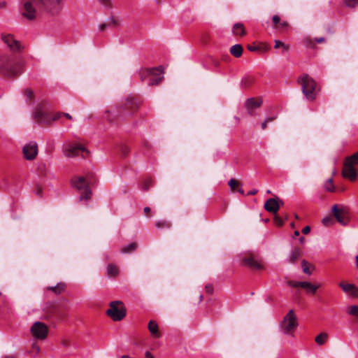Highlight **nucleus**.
Instances as JSON below:
<instances>
[{"label": "nucleus", "mask_w": 358, "mask_h": 358, "mask_svg": "<svg viewBox=\"0 0 358 358\" xmlns=\"http://www.w3.org/2000/svg\"><path fill=\"white\" fill-rule=\"evenodd\" d=\"M34 4H41L52 15L58 14L62 8V0H27L24 3L22 15L28 20H34L36 10Z\"/></svg>", "instance_id": "nucleus-1"}, {"label": "nucleus", "mask_w": 358, "mask_h": 358, "mask_svg": "<svg viewBox=\"0 0 358 358\" xmlns=\"http://www.w3.org/2000/svg\"><path fill=\"white\" fill-rule=\"evenodd\" d=\"M24 71L23 60L15 55H0V73L7 77H17Z\"/></svg>", "instance_id": "nucleus-2"}, {"label": "nucleus", "mask_w": 358, "mask_h": 358, "mask_svg": "<svg viewBox=\"0 0 358 358\" xmlns=\"http://www.w3.org/2000/svg\"><path fill=\"white\" fill-rule=\"evenodd\" d=\"M299 83L301 85L302 92L306 98L309 101L315 100L317 87L315 81L308 75H304L299 78Z\"/></svg>", "instance_id": "nucleus-3"}, {"label": "nucleus", "mask_w": 358, "mask_h": 358, "mask_svg": "<svg viewBox=\"0 0 358 358\" xmlns=\"http://www.w3.org/2000/svg\"><path fill=\"white\" fill-rule=\"evenodd\" d=\"M298 326L296 315L290 310L280 324V331L286 335H293Z\"/></svg>", "instance_id": "nucleus-4"}, {"label": "nucleus", "mask_w": 358, "mask_h": 358, "mask_svg": "<svg viewBox=\"0 0 358 358\" xmlns=\"http://www.w3.org/2000/svg\"><path fill=\"white\" fill-rule=\"evenodd\" d=\"M106 314L113 321H120L126 315V308L121 301H114L110 303V308L107 310Z\"/></svg>", "instance_id": "nucleus-5"}, {"label": "nucleus", "mask_w": 358, "mask_h": 358, "mask_svg": "<svg viewBox=\"0 0 358 358\" xmlns=\"http://www.w3.org/2000/svg\"><path fill=\"white\" fill-rule=\"evenodd\" d=\"M138 103L131 97L126 99L124 102L117 108V116L124 119L128 115H132L138 108Z\"/></svg>", "instance_id": "nucleus-6"}, {"label": "nucleus", "mask_w": 358, "mask_h": 358, "mask_svg": "<svg viewBox=\"0 0 358 358\" xmlns=\"http://www.w3.org/2000/svg\"><path fill=\"white\" fill-rule=\"evenodd\" d=\"M72 185L78 190L80 191V195L79 196L80 201L83 199H90L92 195V191L87 185L85 177H75L72 179Z\"/></svg>", "instance_id": "nucleus-7"}, {"label": "nucleus", "mask_w": 358, "mask_h": 358, "mask_svg": "<svg viewBox=\"0 0 358 358\" xmlns=\"http://www.w3.org/2000/svg\"><path fill=\"white\" fill-rule=\"evenodd\" d=\"M332 214L336 220L343 226H346L350 222L349 209L346 206L339 207L335 204L332 206Z\"/></svg>", "instance_id": "nucleus-8"}, {"label": "nucleus", "mask_w": 358, "mask_h": 358, "mask_svg": "<svg viewBox=\"0 0 358 358\" xmlns=\"http://www.w3.org/2000/svg\"><path fill=\"white\" fill-rule=\"evenodd\" d=\"M65 152L66 155L69 157L81 156L83 158H86L90 154L89 151L80 144L68 145Z\"/></svg>", "instance_id": "nucleus-9"}, {"label": "nucleus", "mask_w": 358, "mask_h": 358, "mask_svg": "<svg viewBox=\"0 0 358 358\" xmlns=\"http://www.w3.org/2000/svg\"><path fill=\"white\" fill-rule=\"evenodd\" d=\"M31 332L35 338L44 340L48 336V328L44 323L36 322L31 328Z\"/></svg>", "instance_id": "nucleus-10"}, {"label": "nucleus", "mask_w": 358, "mask_h": 358, "mask_svg": "<svg viewBox=\"0 0 358 358\" xmlns=\"http://www.w3.org/2000/svg\"><path fill=\"white\" fill-rule=\"evenodd\" d=\"M63 116V113H57L50 118L48 113L41 110V108H37L34 113V117L38 122L49 124L51 121L59 120Z\"/></svg>", "instance_id": "nucleus-11"}, {"label": "nucleus", "mask_w": 358, "mask_h": 358, "mask_svg": "<svg viewBox=\"0 0 358 358\" xmlns=\"http://www.w3.org/2000/svg\"><path fill=\"white\" fill-rule=\"evenodd\" d=\"M1 38L4 44L13 52L20 51L22 48L20 42L12 34H2Z\"/></svg>", "instance_id": "nucleus-12"}, {"label": "nucleus", "mask_w": 358, "mask_h": 358, "mask_svg": "<svg viewBox=\"0 0 358 358\" xmlns=\"http://www.w3.org/2000/svg\"><path fill=\"white\" fill-rule=\"evenodd\" d=\"M24 158L27 160H34L38 154V145L31 141L26 144L22 148Z\"/></svg>", "instance_id": "nucleus-13"}, {"label": "nucleus", "mask_w": 358, "mask_h": 358, "mask_svg": "<svg viewBox=\"0 0 358 358\" xmlns=\"http://www.w3.org/2000/svg\"><path fill=\"white\" fill-rule=\"evenodd\" d=\"M283 205V201L278 197L268 199L264 203V208L266 211L275 215Z\"/></svg>", "instance_id": "nucleus-14"}, {"label": "nucleus", "mask_w": 358, "mask_h": 358, "mask_svg": "<svg viewBox=\"0 0 358 358\" xmlns=\"http://www.w3.org/2000/svg\"><path fill=\"white\" fill-rule=\"evenodd\" d=\"M242 264L251 269L262 270L264 268L262 262L253 256L243 257Z\"/></svg>", "instance_id": "nucleus-15"}, {"label": "nucleus", "mask_w": 358, "mask_h": 358, "mask_svg": "<svg viewBox=\"0 0 358 358\" xmlns=\"http://www.w3.org/2000/svg\"><path fill=\"white\" fill-rule=\"evenodd\" d=\"M262 104L261 99L250 98L245 101V106L248 113L250 115H254V109L259 108Z\"/></svg>", "instance_id": "nucleus-16"}, {"label": "nucleus", "mask_w": 358, "mask_h": 358, "mask_svg": "<svg viewBox=\"0 0 358 358\" xmlns=\"http://www.w3.org/2000/svg\"><path fill=\"white\" fill-rule=\"evenodd\" d=\"M152 70L155 71V76H150L148 80V85L154 86L158 85L163 80V69L162 66H159L156 68H152Z\"/></svg>", "instance_id": "nucleus-17"}, {"label": "nucleus", "mask_w": 358, "mask_h": 358, "mask_svg": "<svg viewBox=\"0 0 358 358\" xmlns=\"http://www.w3.org/2000/svg\"><path fill=\"white\" fill-rule=\"evenodd\" d=\"M342 176L345 178H348L351 181H354L357 177V170L355 167L343 164Z\"/></svg>", "instance_id": "nucleus-18"}, {"label": "nucleus", "mask_w": 358, "mask_h": 358, "mask_svg": "<svg viewBox=\"0 0 358 358\" xmlns=\"http://www.w3.org/2000/svg\"><path fill=\"white\" fill-rule=\"evenodd\" d=\"M148 330L150 332L151 335L154 338H159L161 336V334L159 331V327L157 322L154 320H150L148 323Z\"/></svg>", "instance_id": "nucleus-19"}, {"label": "nucleus", "mask_w": 358, "mask_h": 358, "mask_svg": "<svg viewBox=\"0 0 358 358\" xmlns=\"http://www.w3.org/2000/svg\"><path fill=\"white\" fill-rule=\"evenodd\" d=\"M301 287L306 289L308 293H310L312 294H315L317 289L320 287V285H315L311 284L309 282L303 281L301 282Z\"/></svg>", "instance_id": "nucleus-20"}, {"label": "nucleus", "mask_w": 358, "mask_h": 358, "mask_svg": "<svg viewBox=\"0 0 358 358\" xmlns=\"http://www.w3.org/2000/svg\"><path fill=\"white\" fill-rule=\"evenodd\" d=\"M233 34L235 36H243L245 35L246 31L243 24L238 22L234 24L232 29Z\"/></svg>", "instance_id": "nucleus-21"}, {"label": "nucleus", "mask_w": 358, "mask_h": 358, "mask_svg": "<svg viewBox=\"0 0 358 358\" xmlns=\"http://www.w3.org/2000/svg\"><path fill=\"white\" fill-rule=\"evenodd\" d=\"M139 76L141 81H145L146 80H149L150 76H155V71L152 69H141L139 71Z\"/></svg>", "instance_id": "nucleus-22"}, {"label": "nucleus", "mask_w": 358, "mask_h": 358, "mask_svg": "<svg viewBox=\"0 0 358 358\" xmlns=\"http://www.w3.org/2000/svg\"><path fill=\"white\" fill-rule=\"evenodd\" d=\"M66 288V285L63 282H59L55 286H50L46 289L47 290L51 291L56 294H60L63 292H64Z\"/></svg>", "instance_id": "nucleus-23"}, {"label": "nucleus", "mask_w": 358, "mask_h": 358, "mask_svg": "<svg viewBox=\"0 0 358 358\" xmlns=\"http://www.w3.org/2000/svg\"><path fill=\"white\" fill-rule=\"evenodd\" d=\"M358 164V152H355L351 156L347 157L343 164L355 167Z\"/></svg>", "instance_id": "nucleus-24"}, {"label": "nucleus", "mask_w": 358, "mask_h": 358, "mask_svg": "<svg viewBox=\"0 0 358 358\" xmlns=\"http://www.w3.org/2000/svg\"><path fill=\"white\" fill-rule=\"evenodd\" d=\"M300 256L301 250L298 248H294L289 254L287 261L290 264H294L298 260Z\"/></svg>", "instance_id": "nucleus-25"}, {"label": "nucleus", "mask_w": 358, "mask_h": 358, "mask_svg": "<svg viewBox=\"0 0 358 358\" xmlns=\"http://www.w3.org/2000/svg\"><path fill=\"white\" fill-rule=\"evenodd\" d=\"M230 53L235 57H240L243 54V48L240 44H236L231 47Z\"/></svg>", "instance_id": "nucleus-26"}, {"label": "nucleus", "mask_w": 358, "mask_h": 358, "mask_svg": "<svg viewBox=\"0 0 358 358\" xmlns=\"http://www.w3.org/2000/svg\"><path fill=\"white\" fill-rule=\"evenodd\" d=\"M328 338V334L325 332H322L315 337V341L318 345L321 346L327 342Z\"/></svg>", "instance_id": "nucleus-27"}, {"label": "nucleus", "mask_w": 358, "mask_h": 358, "mask_svg": "<svg viewBox=\"0 0 358 358\" xmlns=\"http://www.w3.org/2000/svg\"><path fill=\"white\" fill-rule=\"evenodd\" d=\"M155 225L156 228H157L158 229H169L171 227L172 224L169 220H162L157 221L155 222Z\"/></svg>", "instance_id": "nucleus-28"}, {"label": "nucleus", "mask_w": 358, "mask_h": 358, "mask_svg": "<svg viewBox=\"0 0 358 358\" xmlns=\"http://www.w3.org/2000/svg\"><path fill=\"white\" fill-rule=\"evenodd\" d=\"M355 285L350 284V283H344L341 282L339 283V287L343 289V291L347 294L351 296L353 289H355Z\"/></svg>", "instance_id": "nucleus-29"}, {"label": "nucleus", "mask_w": 358, "mask_h": 358, "mask_svg": "<svg viewBox=\"0 0 358 358\" xmlns=\"http://www.w3.org/2000/svg\"><path fill=\"white\" fill-rule=\"evenodd\" d=\"M119 273V268L116 265L109 264L107 266V274L108 276L115 277Z\"/></svg>", "instance_id": "nucleus-30"}, {"label": "nucleus", "mask_w": 358, "mask_h": 358, "mask_svg": "<svg viewBox=\"0 0 358 358\" xmlns=\"http://www.w3.org/2000/svg\"><path fill=\"white\" fill-rule=\"evenodd\" d=\"M137 248V243H131L127 245L122 247L121 249L122 253H131L135 251Z\"/></svg>", "instance_id": "nucleus-31"}, {"label": "nucleus", "mask_w": 358, "mask_h": 358, "mask_svg": "<svg viewBox=\"0 0 358 358\" xmlns=\"http://www.w3.org/2000/svg\"><path fill=\"white\" fill-rule=\"evenodd\" d=\"M254 78L250 76L244 77L241 80V85L243 87H249L254 83Z\"/></svg>", "instance_id": "nucleus-32"}, {"label": "nucleus", "mask_w": 358, "mask_h": 358, "mask_svg": "<svg viewBox=\"0 0 358 358\" xmlns=\"http://www.w3.org/2000/svg\"><path fill=\"white\" fill-rule=\"evenodd\" d=\"M347 313L352 315L358 317V306L352 305L348 307Z\"/></svg>", "instance_id": "nucleus-33"}, {"label": "nucleus", "mask_w": 358, "mask_h": 358, "mask_svg": "<svg viewBox=\"0 0 358 358\" xmlns=\"http://www.w3.org/2000/svg\"><path fill=\"white\" fill-rule=\"evenodd\" d=\"M324 188L328 192H333L335 191V186L334 185L332 178H329L326 181Z\"/></svg>", "instance_id": "nucleus-34"}, {"label": "nucleus", "mask_w": 358, "mask_h": 358, "mask_svg": "<svg viewBox=\"0 0 358 358\" xmlns=\"http://www.w3.org/2000/svg\"><path fill=\"white\" fill-rule=\"evenodd\" d=\"M274 47H275V48H278L280 47H282V48H283V49L285 51H288L289 49V45H286L285 43H284L283 42H282L279 40L275 41V46Z\"/></svg>", "instance_id": "nucleus-35"}, {"label": "nucleus", "mask_w": 358, "mask_h": 358, "mask_svg": "<svg viewBox=\"0 0 358 358\" xmlns=\"http://www.w3.org/2000/svg\"><path fill=\"white\" fill-rule=\"evenodd\" d=\"M301 267H302V269H303V272L304 273L308 274V275H310L311 274V271H310V270L309 268L308 262L306 260H304V259L301 262Z\"/></svg>", "instance_id": "nucleus-36"}, {"label": "nucleus", "mask_w": 358, "mask_h": 358, "mask_svg": "<svg viewBox=\"0 0 358 358\" xmlns=\"http://www.w3.org/2000/svg\"><path fill=\"white\" fill-rule=\"evenodd\" d=\"M348 8H355L358 6V0H343Z\"/></svg>", "instance_id": "nucleus-37"}, {"label": "nucleus", "mask_w": 358, "mask_h": 358, "mask_svg": "<svg viewBox=\"0 0 358 358\" xmlns=\"http://www.w3.org/2000/svg\"><path fill=\"white\" fill-rule=\"evenodd\" d=\"M228 185L232 191L235 190L236 187L239 185V182L236 179L231 178L229 180Z\"/></svg>", "instance_id": "nucleus-38"}, {"label": "nucleus", "mask_w": 358, "mask_h": 358, "mask_svg": "<svg viewBox=\"0 0 358 358\" xmlns=\"http://www.w3.org/2000/svg\"><path fill=\"white\" fill-rule=\"evenodd\" d=\"M323 224L326 227L330 226L333 224L334 221L330 216L325 217L322 220Z\"/></svg>", "instance_id": "nucleus-39"}, {"label": "nucleus", "mask_w": 358, "mask_h": 358, "mask_svg": "<svg viewBox=\"0 0 358 358\" xmlns=\"http://www.w3.org/2000/svg\"><path fill=\"white\" fill-rule=\"evenodd\" d=\"M275 119V117H268L265 119V120L262 123V129L264 130L267 127V123L273 121Z\"/></svg>", "instance_id": "nucleus-40"}, {"label": "nucleus", "mask_w": 358, "mask_h": 358, "mask_svg": "<svg viewBox=\"0 0 358 358\" xmlns=\"http://www.w3.org/2000/svg\"><path fill=\"white\" fill-rule=\"evenodd\" d=\"M272 22H273L274 28L278 29V25L280 22V17L278 15H273L272 17Z\"/></svg>", "instance_id": "nucleus-41"}, {"label": "nucleus", "mask_w": 358, "mask_h": 358, "mask_svg": "<svg viewBox=\"0 0 358 358\" xmlns=\"http://www.w3.org/2000/svg\"><path fill=\"white\" fill-rule=\"evenodd\" d=\"M275 217H274V222L275 224L278 226V227H281L284 224V221L282 220V218H280L278 215L277 213L275 215H274Z\"/></svg>", "instance_id": "nucleus-42"}, {"label": "nucleus", "mask_w": 358, "mask_h": 358, "mask_svg": "<svg viewBox=\"0 0 358 358\" xmlns=\"http://www.w3.org/2000/svg\"><path fill=\"white\" fill-rule=\"evenodd\" d=\"M99 1L101 5H103L106 8H112L111 0H99Z\"/></svg>", "instance_id": "nucleus-43"}, {"label": "nucleus", "mask_w": 358, "mask_h": 358, "mask_svg": "<svg viewBox=\"0 0 358 358\" xmlns=\"http://www.w3.org/2000/svg\"><path fill=\"white\" fill-rule=\"evenodd\" d=\"M24 94L28 99H31L34 97V92L30 89H26L24 90Z\"/></svg>", "instance_id": "nucleus-44"}, {"label": "nucleus", "mask_w": 358, "mask_h": 358, "mask_svg": "<svg viewBox=\"0 0 358 358\" xmlns=\"http://www.w3.org/2000/svg\"><path fill=\"white\" fill-rule=\"evenodd\" d=\"M107 24H108V26H110V25L117 26V25H118L117 21L113 17H110L108 19V22Z\"/></svg>", "instance_id": "nucleus-45"}, {"label": "nucleus", "mask_w": 358, "mask_h": 358, "mask_svg": "<svg viewBox=\"0 0 358 358\" xmlns=\"http://www.w3.org/2000/svg\"><path fill=\"white\" fill-rule=\"evenodd\" d=\"M40 352V348L36 344H33L31 353L33 355H37Z\"/></svg>", "instance_id": "nucleus-46"}, {"label": "nucleus", "mask_w": 358, "mask_h": 358, "mask_svg": "<svg viewBox=\"0 0 358 358\" xmlns=\"http://www.w3.org/2000/svg\"><path fill=\"white\" fill-rule=\"evenodd\" d=\"M289 24L287 22H280V24L278 25V29H281L282 30L287 29Z\"/></svg>", "instance_id": "nucleus-47"}, {"label": "nucleus", "mask_w": 358, "mask_h": 358, "mask_svg": "<svg viewBox=\"0 0 358 358\" xmlns=\"http://www.w3.org/2000/svg\"><path fill=\"white\" fill-rule=\"evenodd\" d=\"M301 282H295V281H289L288 282V285L290 287H301V284H300Z\"/></svg>", "instance_id": "nucleus-48"}, {"label": "nucleus", "mask_w": 358, "mask_h": 358, "mask_svg": "<svg viewBox=\"0 0 358 358\" xmlns=\"http://www.w3.org/2000/svg\"><path fill=\"white\" fill-rule=\"evenodd\" d=\"M206 289L207 292H208L209 294H212L213 291V285H207L206 286Z\"/></svg>", "instance_id": "nucleus-49"}, {"label": "nucleus", "mask_w": 358, "mask_h": 358, "mask_svg": "<svg viewBox=\"0 0 358 358\" xmlns=\"http://www.w3.org/2000/svg\"><path fill=\"white\" fill-rule=\"evenodd\" d=\"M351 296H354V297H358V287H357L355 286V289H353Z\"/></svg>", "instance_id": "nucleus-50"}, {"label": "nucleus", "mask_w": 358, "mask_h": 358, "mask_svg": "<svg viewBox=\"0 0 358 358\" xmlns=\"http://www.w3.org/2000/svg\"><path fill=\"white\" fill-rule=\"evenodd\" d=\"M151 185H152V181L150 180H147L144 184V189L147 190Z\"/></svg>", "instance_id": "nucleus-51"}, {"label": "nucleus", "mask_w": 358, "mask_h": 358, "mask_svg": "<svg viewBox=\"0 0 358 358\" xmlns=\"http://www.w3.org/2000/svg\"><path fill=\"white\" fill-rule=\"evenodd\" d=\"M310 227L309 226H306L303 229L302 232L304 234H308L310 232Z\"/></svg>", "instance_id": "nucleus-52"}, {"label": "nucleus", "mask_w": 358, "mask_h": 358, "mask_svg": "<svg viewBox=\"0 0 358 358\" xmlns=\"http://www.w3.org/2000/svg\"><path fill=\"white\" fill-rule=\"evenodd\" d=\"M315 42L317 43H323L325 39L324 37H320V38H315L314 39Z\"/></svg>", "instance_id": "nucleus-53"}, {"label": "nucleus", "mask_w": 358, "mask_h": 358, "mask_svg": "<svg viewBox=\"0 0 358 358\" xmlns=\"http://www.w3.org/2000/svg\"><path fill=\"white\" fill-rule=\"evenodd\" d=\"M108 27V24H106V23H103V24H101L100 26H99V30L101 31H103L105 30V29Z\"/></svg>", "instance_id": "nucleus-54"}, {"label": "nucleus", "mask_w": 358, "mask_h": 358, "mask_svg": "<svg viewBox=\"0 0 358 358\" xmlns=\"http://www.w3.org/2000/svg\"><path fill=\"white\" fill-rule=\"evenodd\" d=\"M258 192V190L256 189H253L248 192V195H255Z\"/></svg>", "instance_id": "nucleus-55"}, {"label": "nucleus", "mask_w": 358, "mask_h": 358, "mask_svg": "<svg viewBox=\"0 0 358 358\" xmlns=\"http://www.w3.org/2000/svg\"><path fill=\"white\" fill-rule=\"evenodd\" d=\"M145 355L146 358H154V356L148 351L145 352Z\"/></svg>", "instance_id": "nucleus-56"}, {"label": "nucleus", "mask_w": 358, "mask_h": 358, "mask_svg": "<svg viewBox=\"0 0 358 358\" xmlns=\"http://www.w3.org/2000/svg\"><path fill=\"white\" fill-rule=\"evenodd\" d=\"M248 50H249L250 51L253 52V51H256V50H258V48H257L256 46H250V45H249V46H248Z\"/></svg>", "instance_id": "nucleus-57"}, {"label": "nucleus", "mask_w": 358, "mask_h": 358, "mask_svg": "<svg viewBox=\"0 0 358 358\" xmlns=\"http://www.w3.org/2000/svg\"><path fill=\"white\" fill-rule=\"evenodd\" d=\"M63 116L66 117L69 120L72 119V116L69 113H63Z\"/></svg>", "instance_id": "nucleus-58"}, {"label": "nucleus", "mask_w": 358, "mask_h": 358, "mask_svg": "<svg viewBox=\"0 0 358 358\" xmlns=\"http://www.w3.org/2000/svg\"><path fill=\"white\" fill-rule=\"evenodd\" d=\"M306 43L310 47H313V42H312V41L310 39V40H307L306 41Z\"/></svg>", "instance_id": "nucleus-59"}, {"label": "nucleus", "mask_w": 358, "mask_h": 358, "mask_svg": "<svg viewBox=\"0 0 358 358\" xmlns=\"http://www.w3.org/2000/svg\"><path fill=\"white\" fill-rule=\"evenodd\" d=\"M143 210H144V213L147 214V213L150 212V207H145Z\"/></svg>", "instance_id": "nucleus-60"}, {"label": "nucleus", "mask_w": 358, "mask_h": 358, "mask_svg": "<svg viewBox=\"0 0 358 358\" xmlns=\"http://www.w3.org/2000/svg\"><path fill=\"white\" fill-rule=\"evenodd\" d=\"M6 6L5 1H0V8H3Z\"/></svg>", "instance_id": "nucleus-61"}, {"label": "nucleus", "mask_w": 358, "mask_h": 358, "mask_svg": "<svg viewBox=\"0 0 358 358\" xmlns=\"http://www.w3.org/2000/svg\"><path fill=\"white\" fill-rule=\"evenodd\" d=\"M238 192L241 194H244V190L243 189V188L240 187L238 189Z\"/></svg>", "instance_id": "nucleus-62"}, {"label": "nucleus", "mask_w": 358, "mask_h": 358, "mask_svg": "<svg viewBox=\"0 0 358 358\" xmlns=\"http://www.w3.org/2000/svg\"><path fill=\"white\" fill-rule=\"evenodd\" d=\"M4 358H16V357L13 355H8V356L5 357Z\"/></svg>", "instance_id": "nucleus-63"}, {"label": "nucleus", "mask_w": 358, "mask_h": 358, "mask_svg": "<svg viewBox=\"0 0 358 358\" xmlns=\"http://www.w3.org/2000/svg\"><path fill=\"white\" fill-rule=\"evenodd\" d=\"M355 259H356L357 265L358 266V255L356 256Z\"/></svg>", "instance_id": "nucleus-64"}]
</instances>
